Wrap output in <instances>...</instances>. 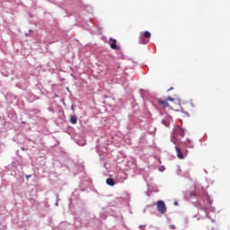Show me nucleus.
I'll return each mask as SVG.
<instances>
[{
  "label": "nucleus",
  "mask_w": 230,
  "mask_h": 230,
  "mask_svg": "<svg viewBox=\"0 0 230 230\" xmlns=\"http://www.w3.org/2000/svg\"><path fill=\"white\" fill-rule=\"evenodd\" d=\"M106 183L108 184V186H114V184H116V182L114 181V179L112 178H108L106 180Z\"/></svg>",
  "instance_id": "6e6552de"
},
{
  "label": "nucleus",
  "mask_w": 230,
  "mask_h": 230,
  "mask_svg": "<svg viewBox=\"0 0 230 230\" xmlns=\"http://www.w3.org/2000/svg\"><path fill=\"white\" fill-rule=\"evenodd\" d=\"M173 100H174V99L172 98V97H168V98H167V101H168V102H173Z\"/></svg>",
  "instance_id": "9b49d317"
},
{
  "label": "nucleus",
  "mask_w": 230,
  "mask_h": 230,
  "mask_svg": "<svg viewBox=\"0 0 230 230\" xmlns=\"http://www.w3.org/2000/svg\"><path fill=\"white\" fill-rule=\"evenodd\" d=\"M156 209L158 213L161 215H164L166 211H168V208L166 207V204L163 200H158L156 202Z\"/></svg>",
  "instance_id": "f257e3e1"
},
{
  "label": "nucleus",
  "mask_w": 230,
  "mask_h": 230,
  "mask_svg": "<svg viewBox=\"0 0 230 230\" xmlns=\"http://www.w3.org/2000/svg\"><path fill=\"white\" fill-rule=\"evenodd\" d=\"M70 123H72V125H76V123H78V118L75 115H71Z\"/></svg>",
  "instance_id": "0eeeda50"
},
{
  "label": "nucleus",
  "mask_w": 230,
  "mask_h": 230,
  "mask_svg": "<svg viewBox=\"0 0 230 230\" xmlns=\"http://www.w3.org/2000/svg\"><path fill=\"white\" fill-rule=\"evenodd\" d=\"M175 134H176V136H180L181 137H184V136H185L184 129H182L181 128L176 129Z\"/></svg>",
  "instance_id": "423d86ee"
},
{
  "label": "nucleus",
  "mask_w": 230,
  "mask_h": 230,
  "mask_svg": "<svg viewBox=\"0 0 230 230\" xmlns=\"http://www.w3.org/2000/svg\"><path fill=\"white\" fill-rule=\"evenodd\" d=\"M116 42H117L116 40H114V39H112V38L110 39L109 44H110L111 49H119V47H118V45L116 44Z\"/></svg>",
  "instance_id": "7ed1b4c3"
},
{
  "label": "nucleus",
  "mask_w": 230,
  "mask_h": 230,
  "mask_svg": "<svg viewBox=\"0 0 230 230\" xmlns=\"http://www.w3.org/2000/svg\"><path fill=\"white\" fill-rule=\"evenodd\" d=\"M150 37H152L150 31H146L144 35L139 38L140 44H148L150 42Z\"/></svg>",
  "instance_id": "f03ea898"
},
{
  "label": "nucleus",
  "mask_w": 230,
  "mask_h": 230,
  "mask_svg": "<svg viewBox=\"0 0 230 230\" xmlns=\"http://www.w3.org/2000/svg\"><path fill=\"white\" fill-rule=\"evenodd\" d=\"M170 91H173V87H171L167 90L168 93H170Z\"/></svg>",
  "instance_id": "f8f14e48"
},
{
  "label": "nucleus",
  "mask_w": 230,
  "mask_h": 230,
  "mask_svg": "<svg viewBox=\"0 0 230 230\" xmlns=\"http://www.w3.org/2000/svg\"><path fill=\"white\" fill-rule=\"evenodd\" d=\"M175 150H176V155L178 159H184V155H182V150H181V147L176 146Z\"/></svg>",
  "instance_id": "20e7f679"
},
{
  "label": "nucleus",
  "mask_w": 230,
  "mask_h": 230,
  "mask_svg": "<svg viewBox=\"0 0 230 230\" xmlns=\"http://www.w3.org/2000/svg\"><path fill=\"white\" fill-rule=\"evenodd\" d=\"M189 195H190V197H197V192L190 191Z\"/></svg>",
  "instance_id": "1a4fd4ad"
},
{
  "label": "nucleus",
  "mask_w": 230,
  "mask_h": 230,
  "mask_svg": "<svg viewBox=\"0 0 230 230\" xmlns=\"http://www.w3.org/2000/svg\"><path fill=\"white\" fill-rule=\"evenodd\" d=\"M170 229L175 230V229H177V227L175 226V225H171Z\"/></svg>",
  "instance_id": "9d476101"
},
{
  "label": "nucleus",
  "mask_w": 230,
  "mask_h": 230,
  "mask_svg": "<svg viewBox=\"0 0 230 230\" xmlns=\"http://www.w3.org/2000/svg\"><path fill=\"white\" fill-rule=\"evenodd\" d=\"M158 103L163 107V109H166V107H170V105L168 104V101L158 99Z\"/></svg>",
  "instance_id": "39448f33"
}]
</instances>
